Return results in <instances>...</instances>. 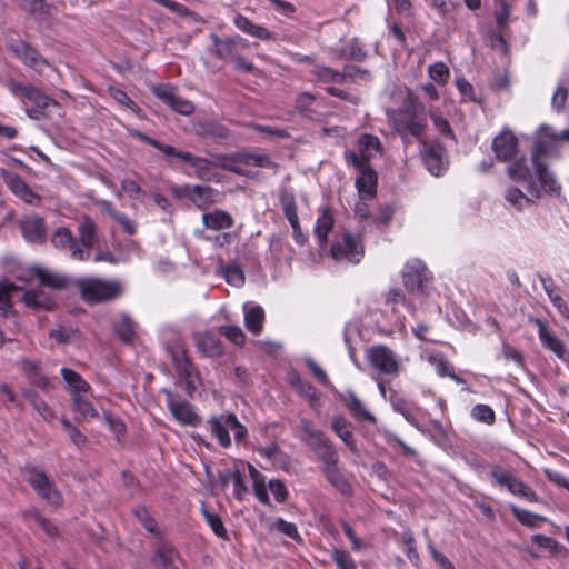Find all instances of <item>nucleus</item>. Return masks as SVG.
Listing matches in <instances>:
<instances>
[{"mask_svg":"<svg viewBox=\"0 0 569 569\" xmlns=\"http://www.w3.org/2000/svg\"><path fill=\"white\" fill-rule=\"evenodd\" d=\"M561 141H569V130L562 131L560 134L555 133L550 127L542 126L535 142V151L532 154V162L536 164V176L540 181V189L546 190H560V187L548 172L546 166L540 161V157L550 154ZM536 191L537 186L531 184ZM539 189V187H538Z\"/></svg>","mask_w":569,"mask_h":569,"instance_id":"obj_1","label":"nucleus"},{"mask_svg":"<svg viewBox=\"0 0 569 569\" xmlns=\"http://www.w3.org/2000/svg\"><path fill=\"white\" fill-rule=\"evenodd\" d=\"M76 287L82 300L91 305L116 300L124 292V286L118 279L84 277L77 280Z\"/></svg>","mask_w":569,"mask_h":569,"instance_id":"obj_2","label":"nucleus"},{"mask_svg":"<svg viewBox=\"0 0 569 569\" xmlns=\"http://www.w3.org/2000/svg\"><path fill=\"white\" fill-rule=\"evenodd\" d=\"M299 429L301 441L317 455L322 465L339 460V455L331 440L321 430L313 428L310 420L301 418Z\"/></svg>","mask_w":569,"mask_h":569,"instance_id":"obj_3","label":"nucleus"},{"mask_svg":"<svg viewBox=\"0 0 569 569\" xmlns=\"http://www.w3.org/2000/svg\"><path fill=\"white\" fill-rule=\"evenodd\" d=\"M24 480L37 492L39 497L54 507H60L63 502L60 491L50 477L34 466H26L21 469Z\"/></svg>","mask_w":569,"mask_h":569,"instance_id":"obj_4","label":"nucleus"},{"mask_svg":"<svg viewBox=\"0 0 569 569\" xmlns=\"http://www.w3.org/2000/svg\"><path fill=\"white\" fill-rule=\"evenodd\" d=\"M369 365L379 375L396 378L400 373L401 363L397 353L386 345H375L366 350Z\"/></svg>","mask_w":569,"mask_h":569,"instance_id":"obj_5","label":"nucleus"},{"mask_svg":"<svg viewBox=\"0 0 569 569\" xmlns=\"http://www.w3.org/2000/svg\"><path fill=\"white\" fill-rule=\"evenodd\" d=\"M402 278L407 290L416 296L427 295L432 284L430 271L419 259H412L406 263Z\"/></svg>","mask_w":569,"mask_h":569,"instance_id":"obj_6","label":"nucleus"},{"mask_svg":"<svg viewBox=\"0 0 569 569\" xmlns=\"http://www.w3.org/2000/svg\"><path fill=\"white\" fill-rule=\"evenodd\" d=\"M363 253L360 238L349 231H343L331 246V257L338 262L358 263Z\"/></svg>","mask_w":569,"mask_h":569,"instance_id":"obj_7","label":"nucleus"},{"mask_svg":"<svg viewBox=\"0 0 569 569\" xmlns=\"http://www.w3.org/2000/svg\"><path fill=\"white\" fill-rule=\"evenodd\" d=\"M382 147L378 137L363 133L358 139V152L347 150L345 159L353 167L371 166L370 160L381 154Z\"/></svg>","mask_w":569,"mask_h":569,"instance_id":"obj_8","label":"nucleus"},{"mask_svg":"<svg viewBox=\"0 0 569 569\" xmlns=\"http://www.w3.org/2000/svg\"><path fill=\"white\" fill-rule=\"evenodd\" d=\"M171 193L178 199H188L199 209H206L214 202V189L209 186L172 184Z\"/></svg>","mask_w":569,"mask_h":569,"instance_id":"obj_9","label":"nucleus"},{"mask_svg":"<svg viewBox=\"0 0 569 569\" xmlns=\"http://www.w3.org/2000/svg\"><path fill=\"white\" fill-rule=\"evenodd\" d=\"M532 168L528 164L526 159H520L515 161L508 167L509 177L518 182H527L528 183V192L537 198H539L542 193H558L559 190H546L538 189L535 191L531 187L535 183L537 187H540V181L536 176V164L531 161Z\"/></svg>","mask_w":569,"mask_h":569,"instance_id":"obj_10","label":"nucleus"},{"mask_svg":"<svg viewBox=\"0 0 569 569\" xmlns=\"http://www.w3.org/2000/svg\"><path fill=\"white\" fill-rule=\"evenodd\" d=\"M161 392L166 395L167 408L178 422L186 426L199 425L200 418L188 401L182 400L169 389H162Z\"/></svg>","mask_w":569,"mask_h":569,"instance_id":"obj_11","label":"nucleus"},{"mask_svg":"<svg viewBox=\"0 0 569 569\" xmlns=\"http://www.w3.org/2000/svg\"><path fill=\"white\" fill-rule=\"evenodd\" d=\"M0 177L9 190L23 202L36 207L41 204V197L18 173L0 169Z\"/></svg>","mask_w":569,"mask_h":569,"instance_id":"obj_12","label":"nucleus"},{"mask_svg":"<svg viewBox=\"0 0 569 569\" xmlns=\"http://www.w3.org/2000/svg\"><path fill=\"white\" fill-rule=\"evenodd\" d=\"M51 242L56 248L68 251L73 260L87 261L90 259L91 253L80 247L69 228H57L51 236Z\"/></svg>","mask_w":569,"mask_h":569,"instance_id":"obj_13","label":"nucleus"},{"mask_svg":"<svg viewBox=\"0 0 569 569\" xmlns=\"http://www.w3.org/2000/svg\"><path fill=\"white\" fill-rule=\"evenodd\" d=\"M422 161L427 170L433 176H440L447 167L443 147L437 141H422L420 149Z\"/></svg>","mask_w":569,"mask_h":569,"instance_id":"obj_14","label":"nucleus"},{"mask_svg":"<svg viewBox=\"0 0 569 569\" xmlns=\"http://www.w3.org/2000/svg\"><path fill=\"white\" fill-rule=\"evenodd\" d=\"M24 103H31L32 108H27L26 113L30 119L40 120L47 117V110L50 107H60L59 102L46 94L37 87H32Z\"/></svg>","mask_w":569,"mask_h":569,"instance_id":"obj_15","label":"nucleus"},{"mask_svg":"<svg viewBox=\"0 0 569 569\" xmlns=\"http://www.w3.org/2000/svg\"><path fill=\"white\" fill-rule=\"evenodd\" d=\"M19 227L23 238L31 243H44L47 240V227L43 218L32 213L24 216L19 221Z\"/></svg>","mask_w":569,"mask_h":569,"instance_id":"obj_16","label":"nucleus"},{"mask_svg":"<svg viewBox=\"0 0 569 569\" xmlns=\"http://www.w3.org/2000/svg\"><path fill=\"white\" fill-rule=\"evenodd\" d=\"M11 52L20 59L26 66L41 73L47 67V60L28 42L18 41L9 46Z\"/></svg>","mask_w":569,"mask_h":569,"instance_id":"obj_17","label":"nucleus"},{"mask_svg":"<svg viewBox=\"0 0 569 569\" xmlns=\"http://www.w3.org/2000/svg\"><path fill=\"white\" fill-rule=\"evenodd\" d=\"M167 350L171 355L174 369L180 378L192 377L194 372L184 345L180 340H173L167 343Z\"/></svg>","mask_w":569,"mask_h":569,"instance_id":"obj_18","label":"nucleus"},{"mask_svg":"<svg viewBox=\"0 0 569 569\" xmlns=\"http://www.w3.org/2000/svg\"><path fill=\"white\" fill-rule=\"evenodd\" d=\"M154 96L173 111L189 116L193 112L194 106L191 101L176 94L174 89L168 86H159L153 89Z\"/></svg>","mask_w":569,"mask_h":569,"instance_id":"obj_19","label":"nucleus"},{"mask_svg":"<svg viewBox=\"0 0 569 569\" xmlns=\"http://www.w3.org/2000/svg\"><path fill=\"white\" fill-rule=\"evenodd\" d=\"M427 126V121L425 117H419L417 114V107L415 104L408 106L406 109V114L402 116L398 121L399 130L402 129L409 132L411 136L417 138L422 143V132Z\"/></svg>","mask_w":569,"mask_h":569,"instance_id":"obj_20","label":"nucleus"},{"mask_svg":"<svg viewBox=\"0 0 569 569\" xmlns=\"http://www.w3.org/2000/svg\"><path fill=\"white\" fill-rule=\"evenodd\" d=\"M339 460H333L327 465H321L320 470L327 481L335 487L341 495L348 497L352 495V487L338 467Z\"/></svg>","mask_w":569,"mask_h":569,"instance_id":"obj_21","label":"nucleus"},{"mask_svg":"<svg viewBox=\"0 0 569 569\" xmlns=\"http://www.w3.org/2000/svg\"><path fill=\"white\" fill-rule=\"evenodd\" d=\"M359 176L356 179V188L360 199L371 198L376 194L378 177L371 166L355 167Z\"/></svg>","mask_w":569,"mask_h":569,"instance_id":"obj_22","label":"nucleus"},{"mask_svg":"<svg viewBox=\"0 0 569 569\" xmlns=\"http://www.w3.org/2000/svg\"><path fill=\"white\" fill-rule=\"evenodd\" d=\"M210 39L212 44L208 51L219 60L233 59L237 56L238 42L241 38H226L220 39L217 34L211 33Z\"/></svg>","mask_w":569,"mask_h":569,"instance_id":"obj_23","label":"nucleus"},{"mask_svg":"<svg viewBox=\"0 0 569 569\" xmlns=\"http://www.w3.org/2000/svg\"><path fill=\"white\" fill-rule=\"evenodd\" d=\"M233 419V413L213 416L208 420L211 435L217 438L219 445L223 448L231 446V438L229 436L230 420Z\"/></svg>","mask_w":569,"mask_h":569,"instance_id":"obj_24","label":"nucleus"},{"mask_svg":"<svg viewBox=\"0 0 569 569\" xmlns=\"http://www.w3.org/2000/svg\"><path fill=\"white\" fill-rule=\"evenodd\" d=\"M157 539L158 543L151 558L152 563L156 566L160 565L163 569H178L173 565L176 557H178L177 550L169 541L163 539V536Z\"/></svg>","mask_w":569,"mask_h":569,"instance_id":"obj_25","label":"nucleus"},{"mask_svg":"<svg viewBox=\"0 0 569 569\" xmlns=\"http://www.w3.org/2000/svg\"><path fill=\"white\" fill-rule=\"evenodd\" d=\"M421 358L432 366L440 377H449L457 382H461L460 377L455 372L452 365L440 352L423 351Z\"/></svg>","mask_w":569,"mask_h":569,"instance_id":"obj_26","label":"nucleus"},{"mask_svg":"<svg viewBox=\"0 0 569 569\" xmlns=\"http://www.w3.org/2000/svg\"><path fill=\"white\" fill-rule=\"evenodd\" d=\"M531 321L538 328V335L543 347L555 352L559 358H563L566 353V347L563 342L556 335H553L551 330H549L542 320L533 318Z\"/></svg>","mask_w":569,"mask_h":569,"instance_id":"obj_27","label":"nucleus"},{"mask_svg":"<svg viewBox=\"0 0 569 569\" xmlns=\"http://www.w3.org/2000/svg\"><path fill=\"white\" fill-rule=\"evenodd\" d=\"M492 149L499 160L507 161L517 152V138L510 131H503L495 138Z\"/></svg>","mask_w":569,"mask_h":569,"instance_id":"obj_28","label":"nucleus"},{"mask_svg":"<svg viewBox=\"0 0 569 569\" xmlns=\"http://www.w3.org/2000/svg\"><path fill=\"white\" fill-rule=\"evenodd\" d=\"M345 405L349 413L358 421H368L376 423V417L366 408L363 402L357 397L353 391H347L342 396Z\"/></svg>","mask_w":569,"mask_h":569,"instance_id":"obj_29","label":"nucleus"},{"mask_svg":"<svg viewBox=\"0 0 569 569\" xmlns=\"http://www.w3.org/2000/svg\"><path fill=\"white\" fill-rule=\"evenodd\" d=\"M30 272L38 278L42 287L50 288L52 290L64 289L68 284V279L64 276L52 272L40 266H32Z\"/></svg>","mask_w":569,"mask_h":569,"instance_id":"obj_30","label":"nucleus"},{"mask_svg":"<svg viewBox=\"0 0 569 569\" xmlns=\"http://www.w3.org/2000/svg\"><path fill=\"white\" fill-rule=\"evenodd\" d=\"M77 231L79 236V239L77 240L80 243V247L90 252V249L96 246L98 240L97 226L94 221L90 217L84 216L80 220Z\"/></svg>","mask_w":569,"mask_h":569,"instance_id":"obj_31","label":"nucleus"},{"mask_svg":"<svg viewBox=\"0 0 569 569\" xmlns=\"http://www.w3.org/2000/svg\"><path fill=\"white\" fill-rule=\"evenodd\" d=\"M234 26L241 30L242 32L254 37L260 40H276L277 37L274 33L270 32L262 26L253 23L247 17L242 14H237L233 19Z\"/></svg>","mask_w":569,"mask_h":569,"instance_id":"obj_32","label":"nucleus"},{"mask_svg":"<svg viewBox=\"0 0 569 569\" xmlns=\"http://www.w3.org/2000/svg\"><path fill=\"white\" fill-rule=\"evenodd\" d=\"M22 370L31 385L43 391L50 388L51 383L47 376L42 372L39 361L23 359Z\"/></svg>","mask_w":569,"mask_h":569,"instance_id":"obj_33","label":"nucleus"},{"mask_svg":"<svg viewBox=\"0 0 569 569\" xmlns=\"http://www.w3.org/2000/svg\"><path fill=\"white\" fill-rule=\"evenodd\" d=\"M184 163L194 168V176L203 181H211L214 177L213 169L218 167V163L206 158L197 157L191 152L188 153Z\"/></svg>","mask_w":569,"mask_h":569,"instance_id":"obj_34","label":"nucleus"},{"mask_svg":"<svg viewBox=\"0 0 569 569\" xmlns=\"http://www.w3.org/2000/svg\"><path fill=\"white\" fill-rule=\"evenodd\" d=\"M246 328L253 335L258 336L263 329L264 311L262 307L246 303L243 306Z\"/></svg>","mask_w":569,"mask_h":569,"instance_id":"obj_35","label":"nucleus"},{"mask_svg":"<svg viewBox=\"0 0 569 569\" xmlns=\"http://www.w3.org/2000/svg\"><path fill=\"white\" fill-rule=\"evenodd\" d=\"M23 302L33 309L51 310L56 302L43 289H30L23 295Z\"/></svg>","mask_w":569,"mask_h":569,"instance_id":"obj_36","label":"nucleus"},{"mask_svg":"<svg viewBox=\"0 0 569 569\" xmlns=\"http://www.w3.org/2000/svg\"><path fill=\"white\" fill-rule=\"evenodd\" d=\"M287 381L296 389V391L310 401L319 399L318 390L308 381L303 380L300 373L291 370L287 373Z\"/></svg>","mask_w":569,"mask_h":569,"instance_id":"obj_37","label":"nucleus"},{"mask_svg":"<svg viewBox=\"0 0 569 569\" xmlns=\"http://www.w3.org/2000/svg\"><path fill=\"white\" fill-rule=\"evenodd\" d=\"M333 224L335 219L330 209L327 207L321 208L315 227V234L321 247L327 243L328 233L332 230Z\"/></svg>","mask_w":569,"mask_h":569,"instance_id":"obj_38","label":"nucleus"},{"mask_svg":"<svg viewBox=\"0 0 569 569\" xmlns=\"http://www.w3.org/2000/svg\"><path fill=\"white\" fill-rule=\"evenodd\" d=\"M202 222L207 229L212 230L229 229L233 226L232 217L223 210L203 213Z\"/></svg>","mask_w":569,"mask_h":569,"instance_id":"obj_39","label":"nucleus"},{"mask_svg":"<svg viewBox=\"0 0 569 569\" xmlns=\"http://www.w3.org/2000/svg\"><path fill=\"white\" fill-rule=\"evenodd\" d=\"M234 160L246 166H256L259 168H276L277 164L267 153L238 152Z\"/></svg>","mask_w":569,"mask_h":569,"instance_id":"obj_40","label":"nucleus"},{"mask_svg":"<svg viewBox=\"0 0 569 569\" xmlns=\"http://www.w3.org/2000/svg\"><path fill=\"white\" fill-rule=\"evenodd\" d=\"M61 375L63 380L69 386L72 396L88 393L90 390L89 383L82 379V377L72 369L62 368Z\"/></svg>","mask_w":569,"mask_h":569,"instance_id":"obj_41","label":"nucleus"},{"mask_svg":"<svg viewBox=\"0 0 569 569\" xmlns=\"http://www.w3.org/2000/svg\"><path fill=\"white\" fill-rule=\"evenodd\" d=\"M23 397L30 402L33 409L42 417L46 421H52L56 417L53 409L40 398V396L33 390L23 391Z\"/></svg>","mask_w":569,"mask_h":569,"instance_id":"obj_42","label":"nucleus"},{"mask_svg":"<svg viewBox=\"0 0 569 569\" xmlns=\"http://www.w3.org/2000/svg\"><path fill=\"white\" fill-rule=\"evenodd\" d=\"M132 513L149 533L156 538H161L162 532L159 530L157 521L146 507L139 506L132 510Z\"/></svg>","mask_w":569,"mask_h":569,"instance_id":"obj_43","label":"nucleus"},{"mask_svg":"<svg viewBox=\"0 0 569 569\" xmlns=\"http://www.w3.org/2000/svg\"><path fill=\"white\" fill-rule=\"evenodd\" d=\"M335 433L345 442V445L351 450H356V442L353 433L348 429V422L343 417H335L331 423Z\"/></svg>","mask_w":569,"mask_h":569,"instance_id":"obj_44","label":"nucleus"},{"mask_svg":"<svg viewBox=\"0 0 569 569\" xmlns=\"http://www.w3.org/2000/svg\"><path fill=\"white\" fill-rule=\"evenodd\" d=\"M197 348L208 357L222 353L220 340L210 333H204L197 340Z\"/></svg>","mask_w":569,"mask_h":569,"instance_id":"obj_45","label":"nucleus"},{"mask_svg":"<svg viewBox=\"0 0 569 569\" xmlns=\"http://www.w3.org/2000/svg\"><path fill=\"white\" fill-rule=\"evenodd\" d=\"M72 408L81 415L83 419H93L98 417V411L86 398V393L72 396Z\"/></svg>","mask_w":569,"mask_h":569,"instance_id":"obj_46","label":"nucleus"},{"mask_svg":"<svg viewBox=\"0 0 569 569\" xmlns=\"http://www.w3.org/2000/svg\"><path fill=\"white\" fill-rule=\"evenodd\" d=\"M513 0H496L495 17L499 31L505 32L508 29L510 9Z\"/></svg>","mask_w":569,"mask_h":569,"instance_id":"obj_47","label":"nucleus"},{"mask_svg":"<svg viewBox=\"0 0 569 569\" xmlns=\"http://www.w3.org/2000/svg\"><path fill=\"white\" fill-rule=\"evenodd\" d=\"M200 510L206 522L210 526L212 531L219 538L228 539V532L227 529L224 528L221 517L217 513L209 511L204 505L201 506Z\"/></svg>","mask_w":569,"mask_h":569,"instance_id":"obj_48","label":"nucleus"},{"mask_svg":"<svg viewBox=\"0 0 569 569\" xmlns=\"http://www.w3.org/2000/svg\"><path fill=\"white\" fill-rule=\"evenodd\" d=\"M113 330L123 342H130L134 336V322L129 316L122 315L114 323Z\"/></svg>","mask_w":569,"mask_h":569,"instance_id":"obj_49","label":"nucleus"},{"mask_svg":"<svg viewBox=\"0 0 569 569\" xmlns=\"http://www.w3.org/2000/svg\"><path fill=\"white\" fill-rule=\"evenodd\" d=\"M317 79L325 83H343V74L327 66H318L312 70Z\"/></svg>","mask_w":569,"mask_h":569,"instance_id":"obj_50","label":"nucleus"},{"mask_svg":"<svg viewBox=\"0 0 569 569\" xmlns=\"http://www.w3.org/2000/svg\"><path fill=\"white\" fill-rule=\"evenodd\" d=\"M280 204L283 211V214L290 222H296L299 220L297 214V206L295 196L292 192L284 191L280 196Z\"/></svg>","mask_w":569,"mask_h":569,"instance_id":"obj_51","label":"nucleus"},{"mask_svg":"<svg viewBox=\"0 0 569 569\" xmlns=\"http://www.w3.org/2000/svg\"><path fill=\"white\" fill-rule=\"evenodd\" d=\"M156 149L163 154V159L169 164H172L174 159L178 160L179 162L184 163L189 153L188 151L178 150L174 147L162 143L160 141L158 142Z\"/></svg>","mask_w":569,"mask_h":569,"instance_id":"obj_52","label":"nucleus"},{"mask_svg":"<svg viewBox=\"0 0 569 569\" xmlns=\"http://www.w3.org/2000/svg\"><path fill=\"white\" fill-rule=\"evenodd\" d=\"M391 406H392V409L402 415L403 418L410 423L412 425L413 427H416L417 429H420V426H419V422L417 420V418L415 417V415L412 413L411 410H409L408 408V405L407 402L402 399V398H399L397 396H392L391 397Z\"/></svg>","mask_w":569,"mask_h":569,"instance_id":"obj_53","label":"nucleus"},{"mask_svg":"<svg viewBox=\"0 0 569 569\" xmlns=\"http://www.w3.org/2000/svg\"><path fill=\"white\" fill-rule=\"evenodd\" d=\"M62 428L67 432L69 439L74 443L78 448L83 447L88 439L86 435H83L76 426H73L70 420L67 418H62L60 420Z\"/></svg>","mask_w":569,"mask_h":569,"instance_id":"obj_54","label":"nucleus"},{"mask_svg":"<svg viewBox=\"0 0 569 569\" xmlns=\"http://www.w3.org/2000/svg\"><path fill=\"white\" fill-rule=\"evenodd\" d=\"M222 273L226 278V281L232 286L240 287L244 283V273L242 269L236 263L226 266Z\"/></svg>","mask_w":569,"mask_h":569,"instance_id":"obj_55","label":"nucleus"},{"mask_svg":"<svg viewBox=\"0 0 569 569\" xmlns=\"http://www.w3.org/2000/svg\"><path fill=\"white\" fill-rule=\"evenodd\" d=\"M18 290L13 283L0 282V310L7 315L12 309L11 292Z\"/></svg>","mask_w":569,"mask_h":569,"instance_id":"obj_56","label":"nucleus"},{"mask_svg":"<svg viewBox=\"0 0 569 569\" xmlns=\"http://www.w3.org/2000/svg\"><path fill=\"white\" fill-rule=\"evenodd\" d=\"M219 332L236 346H243L246 342V336L238 326H221Z\"/></svg>","mask_w":569,"mask_h":569,"instance_id":"obj_57","label":"nucleus"},{"mask_svg":"<svg viewBox=\"0 0 569 569\" xmlns=\"http://www.w3.org/2000/svg\"><path fill=\"white\" fill-rule=\"evenodd\" d=\"M21 9L30 14H49L51 7L44 0H21Z\"/></svg>","mask_w":569,"mask_h":569,"instance_id":"obj_58","label":"nucleus"},{"mask_svg":"<svg viewBox=\"0 0 569 569\" xmlns=\"http://www.w3.org/2000/svg\"><path fill=\"white\" fill-rule=\"evenodd\" d=\"M343 54L355 61H363L367 58V52L358 39H353L345 47Z\"/></svg>","mask_w":569,"mask_h":569,"instance_id":"obj_59","label":"nucleus"},{"mask_svg":"<svg viewBox=\"0 0 569 569\" xmlns=\"http://www.w3.org/2000/svg\"><path fill=\"white\" fill-rule=\"evenodd\" d=\"M201 134L206 137H212L214 139H228L230 137V131L221 123L208 122L204 124Z\"/></svg>","mask_w":569,"mask_h":569,"instance_id":"obj_60","label":"nucleus"},{"mask_svg":"<svg viewBox=\"0 0 569 569\" xmlns=\"http://www.w3.org/2000/svg\"><path fill=\"white\" fill-rule=\"evenodd\" d=\"M315 100L316 97L309 92L300 93L296 99V108L299 111V113L303 114L305 117L312 118L311 107Z\"/></svg>","mask_w":569,"mask_h":569,"instance_id":"obj_61","label":"nucleus"},{"mask_svg":"<svg viewBox=\"0 0 569 569\" xmlns=\"http://www.w3.org/2000/svg\"><path fill=\"white\" fill-rule=\"evenodd\" d=\"M471 417L475 420L485 422L487 425H492L496 419L493 410L487 405H477L471 410Z\"/></svg>","mask_w":569,"mask_h":569,"instance_id":"obj_62","label":"nucleus"},{"mask_svg":"<svg viewBox=\"0 0 569 569\" xmlns=\"http://www.w3.org/2000/svg\"><path fill=\"white\" fill-rule=\"evenodd\" d=\"M271 528L293 540L300 539L297 526L292 522L283 520L282 518H277L272 523Z\"/></svg>","mask_w":569,"mask_h":569,"instance_id":"obj_63","label":"nucleus"},{"mask_svg":"<svg viewBox=\"0 0 569 569\" xmlns=\"http://www.w3.org/2000/svg\"><path fill=\"white\" fill-rule=\"evenodd\" d=\"M332 559L339 569H357L355 560L346 550L335 549L332 551Z\"/></svg>","mask_w":569,"mask_h":569,"instance_id":"obj_64","label":"nucleus"}]
</instances>
